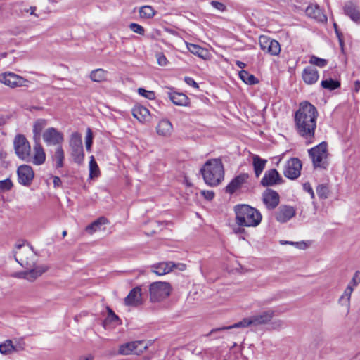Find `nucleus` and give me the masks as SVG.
Listing matches in <instances>:
<instances>
[{
    "label": "nucleus",
    "mask_w": 360,
    "mask_h": 360,
    "mask_svg": "<svg viewBox=\"0 0 360 360\" xmlns=\"http://www.w3.org/2000/svg\"><path fill=\"white\" fill-rule=\"evenodd\" d=\"M318 115L316 107L307 101L302 102L295 114V129L307 144L313 142Z\"/></svg>",
    "instance_id": "1"
},
{
    "label": "nucleus",
    "mask_w": 360,
    "mask_h": 360,
    "mask_svg": "<svg viewBox=\"0 0 360 360\" xmlns=\"http://www.w3.org/2000/svg\"><path fill=\"white\" fill-rule=\"evenodd\" d=\"M15 248L19 250L14 252L15 261L28 270L20 273V277L33 281L48 270L45 265H36L37 255L31 246L25 247L23 244H17Z\"/></svg>",
    "instance_id": "2"
},
{
    "label": "nucleus",
    "mask_w": 360,
    "mask_h": 360,
    "mask_svg": "<svg viewBox=\"0 0 360 360\" xmlns=\"http://www.w3.org/2000/svg\"><path fill=\"white\" fill-rule=\"evenodd\" d=\"M274 314L275 311L272 309L262 311L249 317L244 318L240 321L233 325L214 328L210 332L209 334L207 335V336H210L216 332L232 328L257 327L259 326L267 325L270 323L273 317L274 316Z\"/></svg>",
    "instance_id": "3"
},
{
    "label": "nucleus",
    "mask_w": 360,
    "mask_h": 360,
    "mask_svg": "<svg viewBox=\"0 0 360 360\" xmlns=\"http://www.w3.org/2000/svg\"><path fill=\"white\" fill-rule=\"evenodd\" d=\"M235 221L238 226L256 227L262 221V216L256 208L246 204L234 207Z\"/></svg>",
    "instance_id": "4"
},
{
    "label": "nucleus",
    "mask_w": 360,
    "mask_h": 360,
    "mask_svg": "<svg viewBox=\"0 0 360 360\" xmlns=\"http://www.w3.org/2000/svg\"><path fill=\"white\" fill-rule=\"evenodd\" d=\"M200 172L205 182L211 186L218 185L224 179V169L220 158L207 160L201 168Z\"/></svg>",
    "instance_id": "5"
},
{
    "label": "nucleus",
    "mask_w": 360,
    "mask_h": 360,
    "mask_svg": "<svg viewBox=\"0 0 360 360\" xmlns=\"http://www.w3.org/2000/svg\"><path fill=\"white\" fill-rule=\"evenodd\" d=\"M327 143L325 141L321 142L316 146L308 150L309 155L312 160L314 168L326 169L328 167V150Z\"/></svg>",
    "instance_id": "6"
},
{
    "label": "nucleus",
    "mask_w": 360,
    "mask_h": 360,
    "mask_svg": "<svg viewBox=\"0 0 360 360\" xmlns=\"http://www.w3.org/2000/svg\"><path fill=\"white\" fill-rule=\"evenodd\" d=\"M172 292V287L167 282L157 281L149 286L150 300L159 302L166 299Z\"/></svg>",
    "instance_id": "7"
},
{
    "label": "nucleus",
    "mask_w": 360,
    "mask_h": 360,
    "mask_svg": "<svg viewBox=\"0 0 360 360\" xmlns=\"http://www.w3.org/2000/svg\"><path fill=\"white\" fill-rule=\"evenodd\" d=\"M13 146L15 154L20 159L25 162L31 161V146L24 135L17 134L13 140Z\"/></svg>",
    "instance_id": "8"
},
{
    "label": "nucleus",
    "mask_w": 360,
    "mask_h": 360,
    "mask_svg": "<svg viewBox=\"0 0 360 360\" xmlns=\"http://www.w3.org/2000/svg\"><path fill=\"white\" fill-rule=\"evenodd\" d=\"M70 155L75 162L81 165L84 161V154L82 138L78 133H73L70 140Z\"/></svg>",
    "instance_id": "9"
},
{
    "label": "nucleus",
    "mask_w": 360,
    "mask_h": 360,
    "mask_svg": "<svg viewBox=\"0 0 360 360\" xmlns=\"http://www.w3.org/2000/svg\"><path fill=\"white\" fill-rule=\"evenodd\" d=\"M302 162L297 158H292L288 160L284 167L283 174L290 179H297L301 174Z\"/></svg>",
    "instance_id": "10"
},
{
    "label": "nucleus",
    "mask_w": 360,
    "mask_h": 360,
    "mask_svg": "<svg viewBox=\"0 0 360 360\" xmlns=\"http://www.w3.org/2000/svg\"><path fill=\"white\" fill-rule=\"evenodd\" d=\"M146 348L147 345L143 341H134L121 345L119 347L118 354L121 355H139Z\"/></svg>",
    "instance_id": "11"
},
{
    "label": "nucleus",
    "mask_w": 360,
    "mask_h": 360,
    "mask_svg": "<svg viewBox=\"0 0 360 360\" xmlns=\"http://www.w3.org/2000/svg\"><path fill=\"white\" fill-rule=\"evenodd\" d=\"M0 82L15 88L18 86H27V79L13 72H4L0 74Z\"/></svg>",
    "instance_id": "12"
},
{
    "label": "nucleus",
    "mask_w": 360,
    "mask_h": 360,
    "mask_svg": "<svg viewBox=\"0 0 360 360\" xmlns=\"http://www.w3.org/2000/svg\"><path fill=\"white\" fill-rule=\"evenodd\" d=\"M259 43L261 49L271 56H278L281 52L280 44L275 39L262 35L259 37Z\"/></svg>",
    "instance_id": "13"
},
{
    "label": "nucleus",
    "mask_w": 360,
    "mask_h": 360,
    "mask_svg": "<svg viewBox=\"0 0 360 360\" xmlns=\"http://www.w3.org/2000/svg\"><path fill=\"white\" fill-rule=\"evenodd\" d=\"M43 139L47 146H60L63 134L54 127L48 128L43 134Z\"/></svg>",
    "instance_id": "14"
},
{
    "label": "nucleus",
    "mask_w": 360,
    "mask_h": 360,
    "mask_svg": "<svg viewBox=\"0 0 360 360\" xmlns=\"http://www.w3.org/2000/svg\"><path fill=\"white\" fill-rule=\"evenodd\" d=\"M18 182L23 186H30L34 178L32 168L27 165L20 166L17 170Z\"/></svg>",
    "instance_id": "15"
},
{
    "label": "nucleus",
    "mask_w": 360,
    "mask_h": 360,
    "mask_svg": "<svg viewBox=\"0 0 360 360\" xmlns=\"http://www.w3.org/2000/svg\"><path fill=\"white\" fill-rule=\"evenodd\" d=\"M344 14L348 16L352 21L357 24H360V6L352 1H349L344 4Z\"/></svg>",
    "instance_id": "16"
},
{
    "label": "nucleus",
    "mask_w": 360,
    "mask_h": 360,
    "mask_svg": "<svg viewBox=\"0 0 360 360\" xmlns=\"http://www.w3.org/2000/svg\"><path fill=\"white\" fill-rule=\"evenodd\" d=\"M282 182V177L278 171L276 169H271L265 172L260 183L263 186L266 187L280 184Z\"/></svg>",
    "instance_id": "17"
},
{
    "label": "nucleus",
    "mask_w": 360,
    "mask_h": 360,
    "mask_svg": "<svg viewBox=\"0 0 360 360\" xmlns=\"http://www.w3.org/2000/svg\"><path fill=\"white\" fill-rule=\"evenodd\" d=\"M143 303L141 288L139 286L133 288L124 299V304L127 306L138 307Z\"/></svg>",
    "instance_id": "18"
},
{
    "label": "nucleus",
    "mask_w": 360,
    "mask_h": 360,
    "mask_svg": "<svg viewBox=\"0 0 360 360\" xmlns=\"http://www.w3.org/2000/svg\"><path fill=\"white\" fill-rule=\"evenodd\" d=\"M262 200L268 209L273 210L279 203V195L274 190L267 189L263 193Z\"/></svg>",
    "instance_id": "19"
},
{
    "label": "nucleus",
    "mask_w": 360,
    "mask_h": 360,
    "mask_svg": "<svg viewBox=\"0 0 360 360\" xmlns=\"http://www.w3.org/2000/svg\"><path fill=\"white\" fill-rule=\"evenodd\" d=\"M295 214V210L292 207L282 205L276 212V219L281 222L285 223L292 218Z\"/></svg>",
    "instance_id": "20"
},
{
    "label": "nucleus",
    "mask_w": 360,
    "mask_h": 360,
    "mask_svg": "<svg viewBox=\"0 0 360 360\" xmlns=\"http://www.w3.org/2000/svg\"><path fill=\"white\" fill-rule=\"evenodd\" d=\"M248 177L249 175L245 173L236 176L225 188L226 192L229 194H233L246 182Z\"/></svg>",
    "instance_id": "21"
},
{
    "label": "nucleus",
    "mask_w": 360,
    "mask_h": 360,
    "mask_svg": "<svg viewBox=\"0 0 360 360\" xmlns=\"http://www.w3.org/2000/svg\"><path fill=\"white\" fill-rule=\"evenodd\" d=\"M306 14L309 17L315 19L318 22H326L327 21L326 15L318 5H309L306 9Z\"/></svg>",
    "instance_id": "22"
},
{
    "label": "nucleus",
    "mask_w": 360,
    "mask_h": 360,
    "mask_svg": "<svg viewBox=\"0 0 360 360\" xmlns=\"http://www.w3.org/2000/svg\"><path fill=\"white\" fill-rule=\"evenodd\" d=\"M132 115L141 123H146L150 119L149 110L143 105H135L132 109Z\"/></svg>",
    "instance_id": "23"
},
{
    "label": "nucleus",
    "mask_w": 360,
    "mask_h": 360,
    "mask_svg": "<svg viewBox=\"0 0 360 360\" xmlns=\"http://www.w3.org/2000/svg\"><path fill=\"white\" fill-rule=\"evenodd\" d=\"M302 76L303 81L309 85L315 84L319 77L317 70L311 66L307 67L303 70Z\"/></svg>",
    "instance_id": "24"
},
{
    "label": "nucleus",
    "mask_w": 360,
    "mask_h": 360,
    "mask_svg": "<svg viewBox=\"0 0 360 360\" xmlns=\"http://www.w3.org/2000/svg\"><path fill=\"white\" fill-rule=\"evenodd\" d=\"M151 268L153 273L160 276L170 272L174 268H176V264L172 262H160L153 264Z\"/></svg>",
    "instance_id": "25"
},
{
    "label": "nucleus",
    "mask_w": 360,
    "mask_h": 360,
    "mask_svg": "<svg viewBox=\"0 0 360 360\" xmlns=\"http://www.w3.org/2000/svg\"><path fill=\"white\" fill-rule=\"evenodd\" d=\"M33 163L40 165L45 162L46 154L39 141H34Z\"/></svg>",
    "instance_id": "26"
},
{
    "label": "nucleus",
    "mask_w": 360,
    "mask_h": 360,
    "mask_svg": "<svg viewBox=\"0 0 360 360\" xmlns=\"http://www.w3.org/2000/svg\"><path fill=\"white\" fill-rule=\"evenodd\" d=\"M186 47L191 53L200 58L206 60L210 56L209 51L207 49L202 48L198 45L191 43H186Z\"/></svg>",
    "instance_id": "27"
},
{
    "label": "nucleus",
    "mask_w": 360,
    "mask_h": 360,
    "mask_svg": "<svg viewBox=\"0 0 360 360\" xmlns=\"http://www.w3.org/2000/svg\"><path fill=\"white\" fill-rule=\"evenodd\" d=\"M168 96L174 105L186 106L188 104V98L183 93L169 92Z\"/></svg>",
    "instance_id": "28"
},
{
    "label": "nucleus",
    "mask_w": 360,
    "mask_h": 360,
    "mask_svg": "<svg viewBox=\"0 0 360 360\" xmlns=\"http://www.w3.org/2000/svg\"><path fill=\"white\" fill-rule=\"evenodd\" d=\"M267 160L261 158L257 155L252 156V165L256 177H259L265 168Z\"/></svg>",
    "instance_id": "29"
},
{
    "label": "nucleus",
    "mask_w": 360,
    "mask_h": 360,
    "mask_svg": "<svg viewBox=\"0 0 360 360\" xmlns=\"http://www.w3.org/2000/svg\"><path fill=\"white\" fill-rule=\"evenodd\" d=\"M157 133L162 136H168L172 131V125L167 120H162L159 122L156 127Z\"/></svg>",
    "instance_id": "30"
},
{
    "label": "nucleus",
    "mask_w": 360,
    "mask_h": 360,
    "mask_svg": "<svg viewBox=\"0 0 360 360\" xmlns=\"http://www.w3.org/2000/svg\"><path fill=\"white\" fill-rule=\"evenodd\" d=\"M56 169L62 168L64 165L65 153L61 146H58L52 156Z\"/></svg>",
    "instance_id": "31"
},
{
    "label": "nucleus",
    "mask_w": 360,
    "mask_h": 360,
    "mask_svg": "<svg viewBox=\"0 0 360 360\" xmlns=\"http://www.w3.org/2000/svg\"><path fill=\"white\" fill-rule=\"evenodd\" d=\"M46 124L47 122L44 119H38L34 122L33 126V138L34 141H39L41 132Z\"/></svg>",
    "instance_id": "32"
},
{
    "label": "nucleus",
    "mask_w": 360,
    "mask_h": 360,
    "mask_svg": "<svg viewBox=\"0 0 360 360\" xmlns=\"http://www.w3.org/2000/svg\"><path fill=\"white\" fill-rule=\"evenodd\" d=\"M108 222V220L103 217H99L86 227V231L89 234H92L98 230L101 229V226Z\"/></svg>",
    "instance_id": "33"
},
{
    "label": "nucleus",
    "mask_w": 360,
    "mask_h": 360,
    "mask_svg": "<svg viewBox=\"0 0 360 360\" xmlns=\"http://www.w3.org/2000/svg\"><path fill=\"white\" fill-rule=\"evenodd\" d=\"M107 71L103 69H96L91 71L90 78L92 81L96 82H101L106 80Z\"/></svg>",
    "instance_id": "34"
},
{
    "label": "nucleus",
    "mask_w": 360,
    "mask_h": 360,
    "mask_svg": "<svg viewBox=\"0 0 360 360\" xmlns=\"http://www.w3.org/2000/svg\"><path fill=\"white\" fill-rule=\"evenodd\" d=\"M239 77L247 84L252 85L259 82L253 75L244 70L239 72Z\"/></svg>",
    "instance_id": "35"
},
{
    "label": "nucleus",
    "mask_w": 360,
    "mask_h": 360,
    "mask_svg": "<svg viewBox=\"0 0 360 360\" xmlns=\"http://www.w3.org/2000/svg\"><path fill=\"white\" fill-rule=\"evenodd\" d=\"M321 86L323 89L333 91L340 87V82L338 80L329 78L322 80L321 82Z\"/></svg>",
    "instance_id": "36"
},
{
    "label": "nucleus",
    "mask_w": 360,
    "mask_h": 360,
    "mask_svg": "<svg viewBox=\"0 0 360 360\" xmlns=\"http://www.w3.org/2000/svg\"><path fill=\"white\" fill-rule=\"evenodd\" d=\"M14 352V345L11 340H6L0 343V353L4 355L11 354Z\"/></svg>",
    "instance_id": "37"
},
{
    "label": "nucleus",
    "mask_w": 360,
    "mask_h": 360,
    "mask_svg": "<svg viewBox=\"0 0 360 360\" xmlns=\"http://www.w3.org/2000/svg\"><path fill=\"white\" fill-rule=\"evenodd\" d=\"M155 11L150 6H143L139 9V14L141 18L149 19L155 15Z\"/></svg>",
    "instance_id": "38"
},
{
    "label": "nucleus",
    "mask_w": 360,
    "mask_h": 360,
    "mask_svg": "<svg viewBox=\"0 0 360 360\" xmlns=\"http://www.w3.org/2000/svg\"><path fill=\"white\" fill-rule=\"evenodd\" d=\"M89 172H90V177L93 178L94 176H98L99 174V168L98 166L94 159L93 155L91 156L90 162H89Z\"/></svg>",
    "instance_id": "39"
},
{
    "label": "nucleus",
    "mask_w": 360,
    "mask_h": 360,
    "mask_svg": "<svg viewBox=\"0 0 360 360\" xmlns=\"http://www.w3.org/2000/svg\"><path fill=\"white\" fill-rule=\"evenodd\" d=\"M316 193L320 198L326 199L328 198L329 190L326 185L320 184L316 188Z\"/></svg>",
    "instance_id": "40"
},
{
    "label": "nucleus",
    "mask_w": 360,
    "mask_h": 360,
    "mask_svg": "<svg viewBox=\"0 0 360 360\" xmlns=\"http://www.w3.org/2000/svg\"><path fill=\"white\" fill-rule=\"evenodd\" d=\"M309 63L319 68H323L327 65L328 61L326 59L320 58L315 56H312L309 59Z\"/></svg>",
    "instance_id": "41"
},
{
    "label": "nucleus",
    "mask_w": 360,
    "mask_h": 360,
    "mask_svg": "<svg viewBox=\"0 0 360 360\" xmlns=\"http://www.w3.org/2000/svg\"><path fill=\"white\" fill-rule=\"evenodd\" d=\"M13 187V183L10 179L0 181V192L10 191Z\"/></svg>",
    "instance_id": "42"
},
{
    "label": "nucleus",
    "mask_w": 360,
    "mask_h": 360,
    "mask_svg": "<svg viewBox=\"0 0 360 360\" xmlns=\"http://www.w3.org/2000/svg\"><path fill=\"white\" fill-rule=\"evenodd\" d=\"M93 143V134L90 128L87 129L86 136L85 139V144L87 150H90Z\"/></svg>",
    "instance_id": "43"
},
{
    "label": "nucleus",
    "mask_w": 360,
    "mask_h": 360,
    "mask_svg": "<svg viewBox=\"0 0 360 360\" xmlns=\"http://www.w3.org/2000/svg\"><path fill=\"white\" fill-rule=\"evenodd\" d=\"M129 27H130L131 30L135 33L139 34L141 35L144 34V32H145L144 28L139 24H136L134 22L131 23L129 25Z\"/></svg>",
    "instance_id": "44"
},
{
    "label": "nucleus",
    "mask_w": 360,
    "mask_h": 360,
    "mask_svg": "<svg viewBox=\"0 0 360 360\" xmlns=\"http://www.w3.org/2000/svg\"><path fill=\"white\" fill-rule=\"evenodd\" d=\"M138 92L140 95L150 99V100H152V99H154L155 98V93L154 91H147L143 88H139L138 89Z\"/></svg>",
    "instance_id": "45"
},
{
    "label": "nucleus",
    "mask_w": 360,
    "mask_h": 360,
    "mask_svg": "<svg viewBox=\"0 0 360 360\" xmlns=\"http://www.w3.org/2000/svg\"><path fill=\"white\" fill-rule=\"evenodd\" d=\"M120 321V318L115 314L111 316H108L106 319L103 321V325L105 327L107 325L113 323L118 322Z\"/></svg>",
    "instance_id": "46"
},
{
    "label": "nucleus",
    "mask_w": 360,
    "mask_h": 360,
    "mask_svg": "<svg viewBox=\"0 0 360 360\" xmlns=\"http://www.w3.org/2000/svg\"><path fill=\"white\" fill-rule=\"evenodd\" d=\"M25 343L22 338L15 340L14 345V352L22 351L25 349Z\"/></svg>",
    "instance_id": "47"
},
{
    "label": "nucleus",
    "mask_w": 360,
    "mask_h": 360,
    "mask_svg": "<svg viewBox=\"0 0 360 360\" xmlns=\"http://www.w3.org/2000/svg\"><path fill=\"white\" fill-rule=\"evenodd\" d=\"M157 60H158V65H160L161 66H165L167 63V58L162 53H159L157 54Z\"/></svg>",
    "instance_id": "48"
},
{
    "label": "nucleus",
    "mask_w": 360,
    "mask_h": 360,
    "mask_svg": "<svg viewBox=\"0 0 360 360\" xmlns=\"http://www.w3.org/2000/svg\"><path fill=\"white\" fill-rule=\"evenodd\" d=\"M271 328L274 330L280 329L284 326V322L282 320L278 319L273 322H270Z\"/></svg>",
    "instance_id": "49"
},
{
    "label": "nucleus",
    "mask_w": 360,
    "mask_h": 360,
    "mask_svg": "<svg viewBox=\"0 0 360 360\" xmlns=\"http://www.w3.org/2000/svg\"><path fill=\"white\" fill-rule=\"evenodd\" d=\"M211 5L214 8H216L220 11H224L226 9V6L219 1H211Z\"/></svg>",
    "instance_id": "50"
},
{
    "label": "nucleus",
    "mask_w": 360,
    "mask_h": 360,
    "mask_svg": "<svg viewBox=\"0 0 360 360\" xmlns=\"http://www.w3.org/2000/svg\"><path fill=\"white\" fill-rule=\"evenodd\" d=\"M339 303L342 305V306H345L347 307V312L349 311V304H350V300H348L347 297H344L342 296H341L339 299Z\"/></svg>",
    "instance_id": "51"
},
{
    "label": "nucleus",
    "mask_w": 360,
    "mask_h": 360,
    "mask_svg": "<svg viewBox=\"0 0 360 360\" xmlns=\"http://www.w3.org/2000/svg\"><path fill=\"white\" fill-rule=\"evenodd\" d=\"M303 188L311 195V198H314V193L309 183H304L303 184Z\"/></svg>",
    "instance_id": "52"
},
{
    "label": "nucleus",
    "mask_w": 360,
    "mask_h": 360,
    "mask_svg": "<svg viewBox=\"0 0 360 360\" xmlns=\"http://www.w3.org/2000/svg\"><path fill=\"white\" fill-rule=\"evenodd\" d=\"M201 194L205 198L209 200H212L214 196V193L212 191H202Z\"/></svg>",
    "instance_id": "53"
},
{
    "label": "nucleus",
    "mask_w": 360,
    "mask_h": 360,
    "mask_svg": "<svg viewBox=\"0 0 360 360\" xmlns=\"http://www.w3.org/2000/svg\"><path fill=\"white\" fill-rule=\"evenodd\" d=\"M353 291V288H352V286L350 285H349L346 289L345 290L343 294L342 295V297H347L348 300H350V297H351V295H352V292Z\"/></svg>",
    "instance_id": "54"
},
{
    "label": "nucleus",
    "mask_w": 360,
    "mask_h": 360,
    "mask_svg": "<svg viewBox=\"0 0 360 360\" xmlns=\"http://www.w3.org/2000/svg\"><path fill=\"white\" fill-rule=\"evenodd\" d=\"M184 81L188 85L192 86L194 88H198V84L195 82V80L193 78L190 77H186Z\"/></svg>",
    "instance_id": "55"
},
{
    "label": "nucleus",
    "mask_w": 360,
    "mask_h": 360,
    "mask_svg": "<svg viewBox=\"0 0 360 360\" xmlns=\"http://www.w3.org/2000/svg\"><path fill=\"white\" fill-rule=\"evenodd\" d=\"M352 283L354 284V285H356L358 283H360V272L356 271L352 280Z\"/></svg>",
    "instance_id": "56"
},
{
    "label": "nucleus",
    "mask_w": 360,
    "mask_h": 360,
    "mask_svg": "<svg viewBox=\"0 0 360 360\" xmlns=\"http://www.w3.org/2000/svg\"><path fill=\"white\" fill-rule=\"evenodd\" d=\"M53 186L55 187H59L61 185L62 181H61L60 179L58 176H54L53 177Z\"/></svg>",
    "instance_id": "57"
},
{
    "label": "nucleus",
    "mask_w": 360,
    "mask_h": 360,
    "mask_svg": "<svg viewBox=\"0 0 360 360\" xmlns=\"http://www.w3.org/2000/svg\"><path fill=\"white\" fill-rule=\"evenodd\" d=\"M245 226H238V227L237 228H235L233 229V231L236 234H240V233H243L245 232V229H244Z\"/></svg>",
    "instance_id": "58"
},
{
    "label": "nucleus",
    "mask_w": 360,
    "mask_h": 360,
    "mask_svg": "<svg viewBox=\"0 0 360 360\" xmlns=\"http://www.w3.org/2000/svg\"><path fill=\"white\" fill-rule=\"evenodd\" d=\"M36 10L37 8L35 6H30L29 8V13H30V15H34L35 17H38L39 15L35 13Z\"/></svg>",
    "instance_id": "59"
},
{
    "label": "nucleus",
    "mask_w": 360,
    "mask_h": 360,
    "mask_svg": "<svg viewBox=\"0 0 360 360\" xmlns=\"http://www.w3.org/2000/svg\"><path fill=\"white\" fill-rule=\"evenodd\" d=\"M236 65H237L238 68H241V69L244 68L246 66V64H245V63H244L243 62L240 61V60H236Z\"/></svg>",
    "instance_id": "60"
},
{
    "label": "nucleus",
    "mask_w": 360,
    "mask_h": 360,
    "mask_svg": "<svg viewBox=\"0 0 360 360\" xmlns=\"http://www.w3.org/2000/svg\"><path fill=\"white\" fill-rule=\"evenodd\" d=\"M335 33H336V34H337V37H338V39H339L340 44V45L342 46V43H343V42H342V33H340V32H339V30H336Z\"/></svg>",
    "instance_id": "61"
},
{
    "label": "nucleus",
    "mask_w": 360,
    "mask_h": 360,
    "mask_svg": "<svg viewBox=\"0 0 360 360\" xmlns=\"http://www.w3.org/2000/svg\"><path fill=\"white\" fill-rule=\"evenodd\" d=\"M6 117L2 116V115H0V127L4 125L6 122Z\"/></svg>",
    "instance_id": "62"
},
{
    "label": "nucleus",
    "mask_w": 360,
    "mask_h": 360,
    "mask_svg": "<svg viewBox=\"0 0 360 360\" xmlns=\"http://www.w3.org/2000/svg\"><path fill=\"white\" fill-rule=\"evenodd\" d=\"M94 357L91 355H88L86 356H82L79 360H93Z\"/></svg>",
    "instance_id": "63"
},
{
    "label": "nucleus",
    "mask_w": 360,
    "mask_h": 360,
    "mask_svg": "<svg viewBox=\"0 0 360 360\" xmlns=\"http://www.w3.org/2000/svg\"><path fill=\"white\" fill-rule=\"evenodd\" d=\"M359 88H360V82L357 80V81L355 82V90H356V91H358Z\"/></svg>",
    "instance_id": "64"
}]
</instances>
